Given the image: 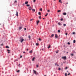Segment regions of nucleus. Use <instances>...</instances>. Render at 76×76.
<instances>
[{
	"mask_svg": "<svg viewBox=\"0 0 76 76\" xmlns=\"http://www.w3.org/2000/svg\"><path fill=\"white\" fill-rule=\"evenodd\" d=\"M24 41V39H23V38L21 37L20 38V41L21 42H23Z\"/></svg>",
	"mask_w": 76,
	"mask_h": 76,
	"instance_id": "f257e3e1",
	"label": "nucleus"
},
{
	"mask_svg": "<svg viewBox=\"0 0 76 76\" xmlns=\"http://www.w3.org/2000/svg\"><path fill=\"white\" fill-rule=\"evenodd\" d=\"M62 59H64V60H66V56H63L62 57Z\"/></svg>",
	"mask_w": 76,
	"mask_h": 76,
	"instance_id": "f03ea898",
	"label": "nucleus"
},
{
	"mask_svg": "<svg viewBox=\"0 0 76 76\" xmlns=\"http://www.w3.org/2000/svg\"><path fill=\"white\" fill-rule=\"evenodd\" d=\"M55 37L56 38H58V35H57V34H56L55 35Z\"/></svg>",
	"mask_w": 76,
	"mask_h": 76,
	"instance_id": "7ed1b4c3",
	"label": "nucleus"
},
{
	"mask_svg": "<svg viewBox=\"0 0 76 76\" xmlns=\"http://www.w3.org/2000/svg\"><path fill=\"white\" fill-rule=\"evenodd\" d=\"M28 9L29 10H32V7H29Z\"/></svg>",
	"mask_w": 76,
	"mask_h": 76,
	"instance_id": "20e7f679",
	"label": "nucleus"
},
{
	"mask_svg": "<svg viewBox=\"0 0 76 76\" xmlns=\"http://www.w3.org/2000/svg\"><path fill=\"white\" fill-rule=\"evenodd\" d=\"M16 16H18L19 15H18V11H16Z\"/></svg>",
	"mask_w": 76,
	"mask_h": 76,
	"instance_id": "39448f33",
	"label": "nucleus"
},
{
	"mask_svg": "<svg viewBox=\"0 0 76 76\" xmlns=\"http://www.w3.org/2000/svg\"><path fill=\"white\" fill-rule=\"evenodd\" d=\"M51 47V45L50 44H49V46L48 47V49L50 48Z\"/></svg>",
	"mask_w": 76,
	"mask_h": 76,
	"instance_id": "423d86ee",
	"label": "nucleus"
},
{
	"mask_svg": "<svg viewBox=\"0 0 76 76\" xmlns=\"http://www.w3.org/2000/svg\"><path fill=\"white\" fill-rule=\"evenodd\" d=\"M54 35L53 34H52V35L50 36L51 38H53L54 37Z\"/></svg>",
	"mask_w": 76,
	"mask_h": 76,
	"instance_id": "0eeeda50",
	"label": "nucleus"
},
{
	"mask_svg": "<svg viewBox=\"0 0 76 76\" xmlns=\"http://www.w3.org/2000/svg\"><path fill=\"white\" fill-rule=\"evenodd\" d=\"M66 14H67L66 12L63 13V15H66Z\"/></svg>",
	"mask_w": 76,
	"mask_h": 76,
	"instance_id": "6e6552de",
	"label": "nucleus"
},
{
	"mask_svg": "<svg viewBox=\"0 0 76 76\" xmlns=\"http://www.w3.org/2000/svg\"><path fill=\"white\" fill-rule=\"evenodd\" d=\"M39 20H38L37 21V25H38V23H39Z\"/></svg>",
	"mask_w": 76,
	"mask_h": 76,
	"instance_id": "1a4fd4ad",
	"label": "nucleus"
},
{
	"mask_svg": "<svg viewBox=\"0 0 76 76\" xmlns=\"http://www.w3.org/2000/svg\"><path fill=\"white\" fill-rule=\"evenodd\" d=\"M35 57H34L33 58V59H32V61H34V60L35 59Z\"/></svg>",
	"mask_w": 76,
	"mask_h": 76,
	"instance_id": "9d476101",
	"label": "nucleus"
},
{
	"mask_svg": "<svg viewBox=\"0 0 76 76\" xmlns=\"http://www.w3.org/2000/svg\"><path fill=\"white\" fill-rule=\"evenodd\" d=\"M33 72H34V73L35 74V75L37 74V73H37V72L35 71L34 70H33Z\"/></svg>",
	"mask_w": 76,
	"mask_h": 76,
	"instance_id": "9b49d317",
	"label": "nucleus"
},
{
	"mask_svg": "<svg viewBox=\"0 0 76 76\" xmlns=\"http://www.w3.org/2000/svg\"><path fill=\"white\" fill-rule=\"evenodd\" d=\"M28 1H27L26 2H25V4H28Z\"/></svg>",
	"mask_w": 76,
	"mask_h": 76,
	"instance_id": "f8f14e48",
	"label": "nucleus"
},
{
	"mask_svg": "<svg viewBox=\"0 0 76 76\" xmlns=\"http://www.w3.org/2000/svg\"><path fill=\"white\" fill-rule=\"evenodd\" d=\"M29 53H32V50H31L29 52Z\"/></svg>",
	"mask_w": 76,
	"mask_h": 76,
	"instance_id": "ddd939ff",
	"label": "nucleus"
},
{
	"mask_svg": "<svg viewBox=\"0 0 76 76\" xmlns=\"http://www.w3.org/2000/svg\"><path fill=\"white\" fill-rule=\"evenodd\" d=\"M58 24L59 25H61V23H58Z\"/></svg>",
	"mask_w": 76,
	"mask_h": 76,
	"instance_id": "4468645a",
	"label": "nucleus"
},
{
	"mask_svg": "<svg viewBox=\"0 0 76 76\" xmlns=\"http://www.w3.org/2000/svg\"><path fill=\"white\" fill-rule=\"evenodd\" d=\"M14 3L15 4H16V3H17V0H15V1H14Z\"/></svg>",
	"mask_w": 76,
	"mask_h": 76,
	"instance_id": "2eb2a0df",
	"label": "nucleus"
},
{
	"mask_svg": "<svg viewBox=\"0 0 76 76\" xmlns=\"http://www.w3.org/2000/svg\"><path fill=\"white\" fill-rule=\"evenodd\" d=\"M22 27H21V26L20 27H19V29H20H20H22Z\"/></svg>",
	"mask_w": 76,
	"mask_h": 76,
	"instance_id": "dca6fc26",
	"label": "nucleus"
},
{
	"mask_svg": "<svg viewBox=\"0 0 76 76\" xmlns=\"http://www.w3.org/2000/svg\"><path fill=\"white\" fill-rule=\"evenodd\" d=\"M7 51H8V53H10V50L9 49L7 50Z\"/></svg>",
	"mask_w": 76,
	"mask_h": 76,
	"instance_id": "f3484780",
	"label": "nucleus"
},
{
	"mask_svg": "<svg viewBox=\"0 0 76 76\" xmlns=\"http://www.w3.org/2000/svg\"><path fill=\"white\" fill-rule=\"evenodd\" d=\"M38 14L39 15H41V12H39Z\"/></svg>",
	"mask_w": 76,
	"mask_h": 76,
	"instance_id": "a211bd4d",
	"label": "nucleus"
},
{
	"mask_svg": "<svg viewBox=\"0 0 76 76\" xmlns=\"http://www.w3.org/2000/svg\"><path fill=\"white\" fill-rule=\"evenodd\" d=\"M28 38L29 39V40H30V39H31V36H29Z\"/></svg>",
	"mask_w": 76,
	"mask_h": 76,
	"instance_id": "6ab92c4d",
	"label": "nucleus"
},
{
	"mask_svg": "<svg viewBox=\"0 0 76 76\" xmlns=\"http://www.w3.org/2000/svg\"><path fill=\"white\" fill-rule=\"evenodd\" d=\"M75 42H76V40H73V43H75Z\"/></svg>",
	"mask_w": 76,
	"mask_h": 76,
	"instance_id": "aec40b11",
	"label": "nucleus"
},
{
	"mask_svg": "<svg viewBox=\"0 0 76 76\" xmlns=\"http://www.w3.org/2000/svg\"><path fill=\"white\" fill-rule=\"evenodd\" d=\"M63 26H66V24H64Z\"/></svg>",
	"mask_w": 76,
	"mask_h": 76,
	"instance_id": "412c9836",
	"label": "nucleus"
},
{
	"mask_svg": "<svg viewBox=\"0 0 76 76\" xmlns=\"http://www.w3.org/2000/svg\"><path fill=\"white\" fill-rule=\"evenodd\" d=\"M58 13H59V12H61V11L60 10H58Z\"/></svg>",
	"mask_w": 76,
	"mask_h": 76,
	"instance_id": "4be33fe9",
	"label": "nucleus"
},
{
	"mask_svg": "<svg viewBox=\"0 0 76 76\" xmlns=\"http://www.w3.org/2000/svg\"><path fill=\"white\" fill-rule=\"evenodd\" d=\"M19 72H20V70H19L18 71H17V73H19Z\"/></svg>",
	"mask_w": 76,
	"mask_h": 76,
	"instance_id": "5701e85b",
	"label": "nucleus"
},
{
	"mask_svg": "<svg viewBox=\"0 0 76 76\" xmlns=\"http://www.w3.org/2000/svg\"><path fill=\"white\" fill-rule=\"evenodd\" d=\"M32 10L33 12H35V10L34 9H33Z\"/></svg>",
	"mask_w": 76,
	"mask_h": 76,
	"instance_id": "b1692460",
	"label": "nucleus"
},
{
	"mask_svg": "<svg viewBox=\"0 0 76 76\" xmlns=\"http://www.w3.org/2000/svg\"><path fill=\"white\" fill-rule=\"evenodd\" d=\"M39 10L40 11H42V8H40V9Z\"/></svg>",
	"mask_w": 76,
	"mask_h": 76,
	"instance_id": "393cba45",
	"label": "nucleus"
},
{
	"mask_svg": "<svg viewBox=\"0 0 76 76\" xmlns=\"http://www.w3.org/2000/svg\"><path fill=\"white\" fill-rule=\"evenodd\" d=\"M36 45H37V46L38 45V43H36Z\"/></svg>",
	"mask_w": 76,
	"mask_h": 76,
	"instance_id": "a878e982",
	"label": "nucleus"
},
{
	"mask_svg": "<svg viewBox=\"0 0 76 76\" xmlns=\"http://www.w3.org/2000/svg\"><path fill=\"white\" fill-rule=\"evenodd\" d=\"M59 2L60 3H63L62 2H61V0H59Z\"/></svg>",
	"mask_w": 76,
	"mask_h": 76,
	"instance_id": "bb28decb",
	"label": "nucleus"
},
{
	"mask_svg": "<svg viewBox=\"0 0 76 76\" xmlns=\"http://www.w3.org/2000/svg\"><path fill=\"white\" fill-rule=\"evenodd\" d=\"M29 6H30V5H29V4H27V5H26V6H27V7H28Z\"/></svg>",
	"mask_w": 76,
	"mask_h": 76,
	"instance_id": "cd10ccee",
	"label": "nucleus"
},
{
	"mask_svg": "<svg viewBox=\"0 0 76 76\" xmlns=\"http://www.w3.org/2000/svg\"><path fill=\"white\" fill-rule=\"evenodd\" d=\"M6 48H9V47L8 46H6Z\"/></svg>",
	"mask_w": 76,
	"mask_h": 76,
	"instance_id": "c85d7f7f",
	"label": "nucleus"
},
{
	"mask_svg": "<svg viewBox=\"0 0 76 76\" xmlns=\"http://www.w3.org/2000/svg\"><path fill=\"white\" fill-rule=\"evenodd\" d=\"M68 44V45H70V43L68 42L67 43Z\"/></svg>",
	"mask_w": 76,
	"mask_h": 76,
	"instance_id": "c756f323",
	"label": "nucleus"
},
{
	"mask_svg": "<svg viewBox=\"0 0 76 76\" xmlns=\"http://www.w3.org/2000/svg\"><path fill=\"white\" fill-rule=\"evenodd\" d=\"M58 32H60V30H58Z\"/></svg>",
	"mask_w": 76,
	"mask_h": 76,
	"instance_id": "7c9ffc66",
	"label": "nucleus"
},
{
	"mask_svg": "<svg viewBox=\"0 0 76 76\" xmlns=\"http://www.w3.org/2000/svg\"><path fill=\"white\" fill-rule=\"evenodd\" d=\"M60 20H61V21H62V20H63V19L62 18H61V19Z\"/></svg>",
	"mask_w": 76,
	"mask_h": 76,
	"instance_id": "2f4dec72",
	"label": "nucleus"
},
{
	"mask_svg": "<svg viewBox=\"0 0 76 76\" xmlns=\"http://www.w3.org/2000/svg\"><path fill=\"white\" fill-rule=\"evenodd\" d=\"M67 67H66L65 68V70H67Z\"/></svg>",
	"mask_w": 76,
	"mask_h": 76,
	"instance_id": "473e14b6",
	"label": "nucleus"
},
{
	"mask_svg": "<svg viewBox=\"0 0 76 76\" xmlns=\"http://www.w3.org/2000/svg\"><path fill=\"white\" fill-rule=\"evenodd\" d=\"M39 40L40 41H41V39L40 38H39Z\"/></svg>",
	"mask_w": 76,
	"mask_h": 76,
	"instance_id": "72a5a7b5",
	"label": "nucleus"
},
{
	"mask_svg": "<svg viewBox=\"0 0 76 76\" xmlns=\"http://www.w3.org/2000/svg\"><path fill=\"white\" fill-rule=\"evenodd\" d=\"M58 70H61V68H59L58 69Z\"/></svg>",
	"mask_w": 76,
	"mask_h": 76,
	"instance_id": "f704fd0d",
	"label": "nucleus"
},
{
	"mask_svg": "<svg viewBox=\"0 0 76 76\" xmlns=\"http://www.w3.org/2000/svg\"><path fill=\"white\" fill-rule=\"evenodd\" d=\"M65 76H67V73H66L65 74Z\"/></svg>",
	"mask_w": 76,
	"mask_h": 76,
	"instance_id": "c9c22d12",
	"label": "nucleus"
},
{
	"mask_svg": "<svg viewBox=\"0 0 76 76\" xmlns=\"http://www.w3.org/2000/svg\"><path fill=\"white\" fill-rule=\"evenodd\" d=\"M48 15V13H47L46 15H45V16H47Z\"/></svg>",
	"mask_w": 76,
	"mask_h": 76,
	"instance_id": "e433bc0d",
	"label": "nucleus"
},
{
	"mask_svg": "<svg viewBox=\"0 0 76 76\" xmlns=\"http://www.w3.org/2000/svg\"><path fill=\"white\" fill-rule=\"evenodd\" d=\"M72 56H73V54L72 53L71 54Z\"/></svg>",
	"mask_w": 76,
	"mask_h": 76,
	"instance_id": "4c0bfd02",
	"label": "nucleus"
},
{
	"mask_svg": "<svg viewBox=\"0 0 76 76\" xmlns=\"http://www.w3.org/2000/svg\"><path fill=\"white\" fill-rule=\"evenodd\" d=\"M65 35H67V33H65Z\"/></svg>",
	"mask_w": 76,
	"mask_h": 76,
	"instance_id": "58836bf2",
	"label": "nucleus"
},
{
	"mask_svg": "<svg viewBox=\"0 0 76 76\" xmlns=\"http://www.w3.org/2000/svg\"><path fill=\"white\" fill-rule=\"evenodd\" d=\"M3 45V43L1 44V46H2V45Z\"/></svg>",
	"mask_w": 76,
	"mask_h": 76,
	"instance_id": "ea45409f",
	"label": "nucleus"
},
{
	"mask_svg": "<svg viewBox=\"0 0 76 76\" xmlns=\"http://www.w3.org/2000/svg\"><path fill=\"white\" fill-rule=\"evenodd\" d=\"M39 18L40 19H41V16L39 17Z\"/></svg>",
	"mask_w": 76,
	"mask_h": 76,
	"instance_id": "a19ab883",
	"label": "nucleus"
},
{
	"mask_svg": "<svg viewBox=\"0 0 76 76\" xmlns=\"http://www.w3.org/2000/svg\"><path fill=\"white\" fill-rule=\"evenodd\" d=\"M70 73H68V76H69V75H70Z\"/></svg>",
	"mask_w": 76,
	"mask_h": 76,
	"instance_id": "79ce46f5",
	"label": "nucleus"
},
{
	"mask_svg": "<svg viewBox=\"0 0 76 76\" xmlns=\"http://www.w3.org/2000/svg\"><path fill=\"white\" fill-rule=\"evenodd\" d=\"M24 30H25V31H26V28H24Z\"/></svg>",
	"mask_w": 76,
	"mask_h": 76,
	"instance_id": "37998d69",
	"label": "nucleus"
},
{
	"mask_svg": "<svg viewBox=\"0 0 76 76\" xmlns=\"http://www.w3.org/2000/svg\"><path fill=\"white\" fill-rule=\"evenodd\" d=\"M48 12H50V10H48Z\"/></svg>",
	"mask_w": 76,
	"mask_h": 76,
	"instance_id": "c03bdc74",
	"label": "nucleus"
},
{
	"mask_svg": "<svg viewBox=\"0 0 76 76\" xmlns=\"http://www.w3.org/2000/svg\"><path fill=\"white\" fill-rule=\"evenodd\" d=\"M36 0H34L33 2H35Z\"/></svg>",
	"mask_w": 76,
	"mask_h": 76,
	"instance_id": "a18cd8bd",
	"label": "nucleus"
},
{
	"mask_svg": "<svg viewBox=\"0 0 76 76\" xmlns=\"http://www.w3.org/2000/svg\"><path fill=\"white\" fill-rule=\"evenodd\" d=\"M73 34H75V32H74L72 33Z\"/></svg>",
	"mask_w": 76,
	"mask_h": 76,
	"instance_id": "49530a36",
	"label": "nucleus"
},
{
	"mask_svg": "<svg viewBox=\"0 0 76 76\" xmlns=\"http://www.w3.org/2000/svg\"><path fill=\"white\" fill-rule=\"evenodd\" d=\"M22 56H20V58H22Z\"/></svg>",
	"mask_w": 76,
	"mask_h": 76,
	"instance_id": "de8ad7c7",
	"label": "nucleus"
},
{
	"mask_svg": "<svg viewBox=\"0 0 76 76\" xmlns=\"http://www.w3.org/2000/svg\"><path fill=\"white\" fill-rule=\"evenodd\" d=\"M33 20V19H31V20H30V21H32V20Z\"/></svg>",
	"mask_w": 76,
	"mask_h": 76,
	"instance_id": "09e8293b",
	"label": "nucleus"
},
{
	"mask_svg": "<svg viewBox=\"0 0 76 76\" xmlns=\"http://www.w3.org/2000/svg\"><path fill=\"white\" fill-rule=\"evenodd\" d=\"M36 66H37V67H38V65H36Z\"/></svg>",
	"mask_w": 76,
	"mask_h": 76,
	"instance_id": "8fccbe9b",
	"label": "nucleus"
},
{
	"mask_svg": "<svg viewBox=\"0 0 76 76\" xmlns=\"http://www.w3.org/2000/svg\"><path fill=\"white\" fill-rule=\"evenodd\" d=\"M55 64L56 66V65H57V63H55Z\"/></svg>",
	"mask_w": 76,
	"mask_h": 76,
	"instance_id": "3c124183",
	"label": "nucleus"
},
{
	"mask_svg": "<svg viewBox=\"0 0 76 76\" xmlns=\"http://www.w3.org/2000/svg\"><path fill=\"white\" fill-rule=\"evenodd\" d=\"M56 53H58V52L56 51Z\"/></svg>",
	"mask_w": 76,
	"mask_h": 76,
	"instance_id": "603ef678",
	"label": "nucleus"
},
{
	"mask_svg": "<svg viewBox=\"0 0 76 76\" xmlns=\"http://www.w3.org/2000/svg\"><path fill=\"white\" fill-rule=\"evenodd\" d=\"M28 49H27V51H28Z\"/></svg>",
	"mask_w": 76,
	"mask_h": 76,
	"instance_id": "864d4df0",
	"label": "nucleus"
},
{
	"mask_svg": "<svg viewBox=\"0 0 76 76\" xmlns=\"http://www.w3.org/2000/svg\"><path fill=\"white\" fill-rule=\"evenodd\" d=\"M23 53H25V52H23Z\"/></svg>",
	"mask_w": 76,
	"mask_h": 76,
	"instance_id": "5fc2aeb1",
	"label": "nucleus"
},
{
	"mask_svg": "<svg viewBox=\"0 0 76 76\" xmlns=\"http://www.w3.org/2000/svg\"><path fill=\"white\" fill-rule=\"evenodd\" d=\"M16 61H18V59L15 60Z\"/></svg>",
	"mask_w": 76,
	"mask_h": 76,
	"instance_id": "6e6d98bb",
	"label": "nucleus"
},
{
	"mask_svg": "<svg viewBox=\"0 0 76 76\" xmlns=\"http://www.w3.org/2000/svg\"><path fill=\"white\" fill-rule=\"evenodd\" d=\"M66 4H68V2H66Z\"/></svg>",
	"mask_w": 76,
	"mask_h": 76,
	"instance_id": "4d7b16f0",
	"label": "nucleus"
},
{
	"mask_svg": "<svg viewBox=\"0 0 76 76\" xmlns=\"http://www.w3.org/2000/svg\"><path fill=\"white\" fill-rule=\"evenodd\" d=\"M43 19H45V18H43Z\"/></svg>",
	"mask_w": 76,
	"mask_h": 76,
	"instance_id": "13d9d810",
	"label": "nucleus"
},
{
	"mask_svg": "<svg viewBox=\"0 0 76 76\" xmlns=\"http://www.w3.org/2000/svg\"><path fill=\"white\" fill-rule=\"evenodd\" d=\"M23 36H24V35L23 34Z\"/></svg>",
	"mask_w": 76,
	"mask_h": 76,
	"instance_id": "bf43d9fd",
	"label": "nucleus"
},
{
	"mask_svg": "<svg viewBox=\"0 0 76 76\" xmlns=\"http://www.w3.org/2000/svg\"><path fill=\"white\" fill-rule=\"evenodd\" d=\"M43 2H44V1H43Z\"/></svg>",
	"mask_w": 76,
	"mask_h": 76,
	"instance_id": "052dcab7",
	"label": "nucleus"
},
{
	"mask_svg": "<svg viewBox=\"0 0 76 76\" xmlns=\"http://www.w3.org/2000/svg\"><path fill=\"white\" fill-rule=\"evenodd\" d=\"M58 66V65H57V66Z\"/></svg>",
	"mask_w": 76,
	"mask_h": 76,
	"instance_id": "680f3d73",
	"label": "nucleus"
},
{
	"mask_svg": "<svg viewBox=\"0 0 76 76\" xmlns=\"http://www.w3.org/2000/svg\"><path fill=\"white\" fill-rule=\"evenodd\" d=\"M0 25H1V24H0Z\"/></svg>",
	"mask_w": 76,
	"mask_h": 76,
	"instance_id": "e2e57ef3",
	"label": "nucleus"
},
{
	"mask_svg": "<svg viewBox=\"0 0 76 76\" xmlns=\"http://www.w3.org/2000/svg\"><path fill=\"white\" fill-rule=\"evenodd\" d=\"M67 72H69V71H67Z\"/></svg>",
	"mask_w": 76,
	"mask_h": 76,
	"instance_id": "0e129e2a",
	"label": "nucleus"
},
{
	"mask_svg": "<svg viewBox=\"0 0 76 76\" xmlns=\"http://www.w3.org/2000/svg\"><path fill=\"white\" fill-rule=\"evenodd\" d=\"M64 4H66V3H65Z\"/></svg>",
	"mask_w": 76,
	"mask_h": 76,
	"instance_id": "69168bd1",
	"label": "nucleus"
},
{
	"mask_svg": "<svg viewBox=\"0 0 76 76\" xmlns=\"http://www.w3.org/2000/svg\"><path fill=\"white\" fill-rule=\"evenodd\" d=\"M44 76H46V75H45Z\"/></svg>",
	"mask_w": 76,
	"mask_h": 76,
	"instance_id": "338daca9",
	"label": "nucleus"
},
{
	"mask_svg": "<svg viewBox=\"0 0 76 76\" xmlns=\"http://www.w3.org/2000/svg\"><path fill=\"white\" fill-rule=\"evenodd\" d=\"M19 65H20V64H19Z\"/></svg>",
	"mask_w": 76,
	"mask_h": 76,
	"instance_id": "774afa93",
	"label": "nucleus"
}]
</instances>
